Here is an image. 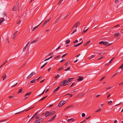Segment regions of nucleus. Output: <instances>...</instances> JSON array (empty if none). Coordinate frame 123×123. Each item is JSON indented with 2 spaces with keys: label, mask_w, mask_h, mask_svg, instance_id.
<instances>
[{
  "label": "nucleus",
  "mask_w": 123,
  "mask_h": 123,
  "mask_svg": "<svg viewBox=\"0 0 123 123\" xmlns=\"http://www.w3.org/2000/svg\"><path fill=\"white\" fill-rule=\"evenodd\" d=\"M67 81V80H65L62 81L59 84V86H64L68 85L67 83H66Z\"/></svg>",
  "instance_id": "nucleus-1"
},
{
  "label": "nucleus",
  "mask_w": 123,
  "mask_h": 123,
  "mask_svg": "<svg viewBox=\"0 0 123 123\" xmlns=\"http://www.w3.org/2000/svg\"><path fill=\"white\" fill-rule=\"evenodd\" d=\"M66 103V102L64 101H61L58 105L59 107H61L63 105Z\"/></svg>",
  "instance_id": "nucleus-2"
},
{
  "label": "nucleus",
  "mask_w": 123,
  "mask_h": 123,
  "mask_svg": "<svg viewBox=\"0 0 123 123\" xmlns=\"http://www.w3.org/2000/svg\"><path fill=\"white\" fill-rule=\"evenodd\" d=\"M85 95V94L84 93H82L80 94H79L77 95L76 98H81L83 97Z\"/></svg>",
  "instance_id": "nucleus-3"
},
{
  "label": "nucleus",
  "mask_w": 123,
  "mask_h": 123,
  "mask_svg": "<svg viewBox=\"0 0 123 123\" xmlns=\"http://www.w3.org/2000/svg\"><path fill=\"white\" fill-rule=\"evenodd\" d=\"M43 118H40L36 120L34 123H39L43 121Z\"/></svg>",
  "instance_id": "nucleus-4"
},
{
  "label": "nucleus",
  "mask_w": 123,
  "mask_h": 123,
  "mask_svg": "<svg viewBox=\"0 0 123 123\" xmlns=\"http://www.w3.org/2000/svg\"><path fill=\"white\" fill-rule=\"evenodd\" d=\"M35 74L34 72H32L27 77V78L29 79L33 75Z\"/></svg>",
  "instance_id": "nucleus-5"
},
{
  "label": "nucleus",
  "mask_w": 123,
  "mask_h": 123,
  "mask_svg": "<svg viewBox=\"0 0 123 123\" xmlns=\"http://www.w3.org/2000/svg\"><path fill=\"white\" fill-rule=\"evenodd\" d=\"M111 45L107 41H104V45L106 46H109Z\"/></svg>",
  "instance_id": "nucleus-6"
},
{
  "label": "nucleus",
  "mask_w": 123,
  "mask_h": 123,
  "mask_svg": "<svg viewBox=\"0 0 123 123\" xmlns=\"http://www.w3.org/2000/svg\"><path fill=\"white\" fill-rule=\"evenodd\" d=\"M19 7L18 5H16L12 9V11H15L17 9V8Z\"/></svg>",
  "instance_id": "nucleus-7"
},
{
  "label": "nucleus",
  "mask_w": 123,
  "mask_h": 123,
  "mask_svg": "<svg viewBox=\"0 0 123 123\" xmlns=\"http://www.w3.org/2000/svg\"><path fill=\"white\" fill-rule=\"evenodd\" d=\"M80 22H77L74 25V26L73 27V29L74 28V27H77V26L80 24Z\"/></svg>",
  "instance_id": "nucleus-8"
},
{
  "label": "nucleus",
  "mask_w": 123,
  "mask_h": 123,
  "mask_svg": "<svg viewBox=\"0 0 123 123\" xmlns=\"http://www.w3.org/2000/svg\"><path fill=\"white\" fill-rule=\"evenodd\" d=\"M74 78H69L68 79V80L66 81V83H67L68 85V83H69Z\"/></svg>",
  "instance_id": "nucleus-9"
},
{
  "label": "nucleus",
  "mask_w": 123,
  "mask_h": 123,
  "mask_svg": "<svg viewBox=\"0 0 123 123\" xmlns=\"http://www.w3.org/2000/svg\"><path fill=\"white\" fill-rule=\"evenodd\" d=\"M44 116L45 117H47L48 116H50L49 114V111H47L44 115Z\"/></svg>",
  "instance_id": "nucleus-10"
},
{
  "label": "nucleus",
  "mask_w": 123,
  "mask_h": 123,
  "mask_svg": "<svg viewBox=\"0 0 123 123\" xmlns=\"http://www.w3.org/2000/svg\"><path fill=\"white\" fill-rule=\"evenodd\" d=\"M78 78L77 79V80L78 81H81L83 80V77H81L80 76H79L78 77Z\"/></svg>",
  "instance_id": "nucleus-11"
},
{
  "label": "nucleus",
  "mask_w": 123,
  "mask_h": 123,
  "mask_svg": "<svg viewBox=\"0 0 123 123\" xmlns=\"http://www.w3.org/2000/svg\"><path fill=\"white\" fill-rule=\"evenodd\" d=\"M50 19V18L49 19L45 21V22L44 23L43 25V26H44L45 25H46V24H47V23L49 21Z\"/></svg>",
  "instance_id": "nucleus-12"
},
{
  "label": "nucleus",
  "mask_w": 123,
  "mask_h": 123,
  "mask_svg": "<svg viewBox=\"0 0 123 123\" xmlns=\"http://www.w3.org/2000/svg\"><path fill=\"white\" fill-rule=\"evenodd\" d=\"M56 115H55L54 116H53L52 117L50 118L49 120V121H52L54 119L55 117H56Z\"/></svg>",
  "instance_id": "nucleus-13"
},
{
  "label": "nucleus",
  "mask_w": 123,
  "mask_h": 123,
  "mask_svg": "<svg viewBox=\"0 0 123 123\" xmlns=\"http://www.w3.org/2000/svg\"><path fill=\"white\" fill-rule=\"evenodd\" d=\"M55 113V111H53L51 112H49V114L50 116H51L54 114Z\"/></svg>",
  "instance_id": "nucleus-14"
},
{
  "label": "nucleus",
  "mask_w": 123,
  "mask_h": 123,
  "mask_svg": "<svg viewBox=\"0 0 123 123\" xmlns=\"http://www.w3.org/2000/svg\"><path fill=\"white\" fill-rule=\"evenodd\" d=\"M6 74H4L2 77V78H3V80H4L6 79Z\"/></svg>",
  "instance_id": "nucleus-15"
},
{
  "label": "nucleus",
  "mask_w": 123,
  "mask_h": 123,
  "mask_svg": "<svg viewBox=\"0 0 123 123\" xmlns=\"http://www.w3.org/2000/svg\"><path fill=\"white\" fill-rule=\"evenodd\" d=\"M120 35V34L119 33H115L114 34V36L115 37H117L118 36Z\"/></svg>",
  "instance_id": "nucleus-16"
},
{
  "label": "nucleus",
  "mask_w": 123,
  "mask_h": 123,
  "mask_svg": "<svg viewBox=\"0 0 123 123\" xmlns=\"http://www.w3.org/2000/svg\"><path fill=\"white\" fill-rule=\"evenodd\" d=\"M38 41L37 39H36L33 41L31 43V44H32L33 43H36Z\"/></svg>",
  "instance_id": "nucleus-17"
},
{
  "label": "nucleus",
  "mask_w": 123,
  "mask_h": 123,
  "mask_svg": "<svg viewBox=\"0 0 123 123\" xmlns=\"http://www.w3.org/2000/svg\"><path fill=\"white\" fill-rule=\"evenodd\" d=\"M39 25H38L36 26L35 27L33 28L32 29V31H34L35 30V29L36 28H37L39 26V25L41 24V23Z\"/></svg>",
  "instance_id": "nucleus-18"
},
{
  "label": "nucleus",
  "mask_w": 123,
  "mask_h": 123,
  "mask_svg": "<svg viewBox=\"0 0 123 123\" xmlns=\"http://www.w3.org/2000/svg\"><path fill=\"white\" fill-rule=\"evenodd\" d=\"M60 87L59 86H58L57 87L56 89H55L53 91V92H55L56 91H57L58 89L60 88Z\"/></svg>",
  "instance_id": "nucleus-19"
},
{
  "label": "nucleus",
  "mask_w": 123,
  "mask_h": 123,
  "mask_svg": "<svg viewBox=\"0 0 123 123\" xmlns=\"http://www.w3.org/2000/svg\"><path fill=\"white\" fill-rule=\"evenodd\" d=\"M95 56V55H93L91 56L90 57L88 58V59L89 60H90L92 58H93Z\"/></svg>",
  "instance_id": "nucleus-20"
},
{
  "label": "nucleus",
  "mask_w": 123,
  "mask_h": 123,
  "mask_svg": "<svg viewBox=\"0 0 123 123\" xmlns=\"http://www.w3.org/2000/svg\"><path fill=\"white\" fill-rule=\"evenodd\" d=\"M115 58V57H113L110 60V61H109V63H111L113 61V60Z\"/></svg>",
  "instance_id": "nucleus-21"
},
{
  "label": "nucleus",
  "mask_w": 123,
  "mask_h": 123,
  "mask_svg": "<svg viewBox=\"0 0 123 123\" xmlns=\"http://www.w3.org/2000/svg\"><path fill=\"white\" fill-rule=\"evenodd\" d=\"M60 77V76L59 75V74H58L54 78H55V79H56L58 78L59 77Z\"/></svg>",
  "instance_id": "nucleus-22"
},
{
  "label": "nucleus",
  "mask_w": 123,
  "mask_h": 123,
  "mask_svg": "<svg viewBox=\"0 0 123 123\" xmlns=\"http://www.w3.org/2000/svg\"><path fill=\"white\" fill-rule=\"evenodd\" d=\"M23 91L22 89L21 88L20 89L19 91L18 92V94L19 93Z\"/></svg>",
  "instance_id": "nucleus-23"
},
{
  "label": "nucleus",
  "mask_w": 123,
  "mask_h": 123,
  "mask_svg": "<svg viewBox=\"0 0 123 123\" xmlns=\"http://www.w3.org/2000/svg\"><path fill=\"white\" fill-rule=\"evenodd\" d=\"M63 68V67H61L59 68L58 69H57V70L58 71H61V70H62Z\"/></svg>",
  "instance_id": "nucleus-24"
},
{
  "label": "nucleus",
  "mask_w": 123,
  "mask_h": 123,
  "mask_svg": "<svg viewBox=\"0 0 123 123\" xmlns=\"http://www.w3.org/2000/svg\"><path fill=\"white\" fill-rule=\"evenodd\" d=\"M70 42V41L68 39L66 41L65 43L66 44H67L69 43Z\"/></svg>",
  "instance_id": "nucleus-25"
},
{
  "label": "nucleus",
  "mask_w": 123,
  "mask_h": 123,
  "mask_svg": "<svg viewBox=\"0 0 123 123\" xmlns=\"http://www.w3.org/2000/svg\"><path fill=\"white\" fill-rule=\"evenodd\" d=\"M18 32V31L15 32L13 35V38H14V37H15L16 36V33Z\"/></svg>",
  "instance_id": "nucleus-26"
},
{
  "label": "nucleus",
  "mask_w": 123,
  "mask_h": 123,
  "mask_svg": "<svg viewBox=\"0 0 123 123\" xmlns=\"http://www.w3.org/2000/svg\"><path fill=\"white\" fill-rule=\"evenodd\" d=\"M47 97V96H46V97H45L43 98H42V99H41L39 101H38V102H40V101L43 100V99H45Z\"/></svg>",
  "instance_id": "nucleus-27"
},
{
  "label": "nucleus",
  "mask_w": 123,
  "mask_h": 123,
  "mask_svg": "<svg viewBox=\"0 0 123 123\" xmlns=\"http://www.w3.org/2000/svg\"><path fill=\"white\" fill-rule=\"evenodd\" d=\"M53 56H50V57H49V58H47V59H45V60L44 61H46L47 60H49V59H50L51 58L53 57Z\"/></svg>",
  "instance_id": "nucleus-28"
},
{
  "label": "nucleus",
  "mask_w": 123,
  "mask_h": 123,
  "mask_svg": "<svg viewBox=\"0 0 123 123\" xmlns=\"http://www.w3.org/2000/svg\"><path fill=\"white\" fill-rule=\"evenodd\" d=\"M47 62L46 63H45V64L44 65H43L42 66H41L40 68L41 69V68H42L44 67L47 64Z\"/></svg>",
  "instance_id": "nucleus-29"
},
{
  "label": "nucleus",
  "mask_w": 123,
  "mask_h": 123,
  "mask_svg": "<svg viewBox=\"0 0 123 123\" xmlns=\"http://www.w3.org/2000/svg\"><path fill=\"white\" fill-rule=\"evenodd\" d=\"M71 67H68L66 69L64 70V71H67L70 69Z\"/></svg>",
  "instance_id": "nucleus-30"
},
{
  "label": "nucleus",
  "mask_w": 123,
  "mask_h": 123,
  "mask_svg": "<svg viewBox=\"0 0 123 123\" xmlns=\"http://www.w3.org/2000/svg\"><path fill=\"white\" fill-rule=\"evenodd\" d=\"M61 16V15H60V17L56 19V22L55 23V24H56L58 21L59 20V19H60V17Z\"/></svg>",
  "instance_id": "nucleus-31"
},
{
  "label": "nucleus",
  "mask_w": 123,
  "mask_h": 123,
  "mask_svg": "<svg viewBox=\"0 0 123 123\" xmlns=\"http://www.w3.org/2000/svg\"><path fill=\"white\" fill-rule=\"evenodd\" d=\"M88 29V28L87 29H86L85 30L83 31L82 32V34H84L87 31Z\"/></svg>",
  "instance_id": "nucleus-32"
},
{
  "label": "nucleus",
  "mask_w": 123,
  "mask_h": 123,
  "mask_svg": "<svg viewBox=\"0 0 123 123\" xmlns=\"http://www.w3.org/2000/svg\"><path fill=\"white\" fill-rule=\"evenodd\" d=\"M25 110H23V111H20V112H18L16 113H15V114H19V113H21V112H22L23 111H24Z\"/></svg>",
  "instance_id": "nucleus-33"
},
{
  "label": "nucleus",
  "mask_w": 123,
  "mask_h": 123,
  "mask_svg": "<svg viewBox=\"0 0 123 123\" xmlns=\"http://www.w3.org/2000/svg\"><path fill=\"white\" fill-rule=\"evenodd\" d=\"M36 80V79H35V80L34 79L33 80L31 81L30 82L31 83H32L34 82H35Z\"/></svg>",
  "instance_id": "nucleus-34"
},
{
  "label": "nucleus",
  "mask_w": 123,
  "mask_h": 123,
  "mask_svg": "<svg viewBox=\"0 0 123 123\" xmlns=\"http://www.w3.org/2000/svg\"><path fill=\"white\" fill-rule=\"evenodd\" d=\"M27 47L28 46H27V45H26L23 49V51H25V50L27 49Z\"/></svg>",
  "instance_id": "nucleus-35"
},
{
  "label": "nucleus",
  "mask_w": 123,
  "mask_h": 123,
  "mask_svg": "<svg viewBox=\"0 0 123 123\" xmlns=\"http://www.w3.org/2000/svg\"><path fill=\"white\" fill-rule=\"evenodd\" d=\"M63 0H60L58 3V5H60L62 3Z\"/></svg>",
  "instance_id": "nucleus-36"
},
{
  "label": "nucleus",
  "mask_w": 123,
  "mask_h": 123,
  "mask_svg": "<svg viewBox=\"0 0 123 123\" xmlns=\"http://www.w3.org/2000/svg\"><path fill=\"white\" fill-rule=\"evenodd\" d=\"M80 44H80L79 43H78V44H77L74 45V46L75 47H77V46H79Z\"/></svg>",
  "instance_id": "nucleus-37"
},
{
  "label": "nucleus",
  "mask_w": 123,
  "mask_h": 123,
  "mask_svg": "<svg viewBox=\"0 0 123 123\" xmlns=\"http://www.w3.org/2000/svg\"><path fill=\"white\" fill-rule=\"evenodd\" d=\"M61 56V55H58L56 57H54V59H56L57 58H59V57H60Z\"/></svg>",
  "instance_id": "nucleus-38"
},
{
  "label": "nucleus",
  "mask_w": 123,
  "mask_h": 123,
  "mask_svg": "<svg viewBox=\"0 0 123 123\" xmlns=\"http://www.w3.org/2000/svg\"><path fill=\"white\" fill-rule=\"evenodd\" d=\"M104 41H102L99 43V44H103L104 45Z\"/></svg>",
  "instance_id": "nucleus-39"
},
{
  "label": "nucleus",
  "mask_w": 123,
  "mask_h": 123,
  "mask_svg": "<svg viewBox=\"0 0 123 123\" xmlns=\"http://www.w3.org/2000/svg\"><path fill=\"white\" fill-rule=\"evenodd\" d=\"M112 103V101H109L108 102V104L109 105H110Z\"/></svg>",
  "instance_id": "nucleus-40"
},
{
  "label": "nucleus",
  "mask_w": 123,
  "mask_h": 123,
  "mask_svg": "<svg viewBox=\"0 0 123 123\" xmlns=\"http://www.w3.org/2000/svg\"><path fill=\"white\" fill-rule=\"evenodd\" d=\"M31 93V92H30L29 93H27L25 96V97L27 95H30Z\"/></svg>",
  "instance_id": "nucleus-41"
},
{
  "label": "nucleus",
  "mask_w": 123,
  "mask_h": 123,
  "mask_svg": "<svg viewBox=\"0 0 123 123\" xmlns=\"http://www.w3.org/2000/svg\"><path fill=\"white\" fill-rule=\"evenodd\" d=\"M119 68H123V63L119 67Z\"/></svg>",
  "instance_id": "nucleus-42"
},
{
  "label": "nucleus",
  "mask_w": 123,
  "mask_h": 123,
  "mask_svg": "<svg viewBox=\"0 0 123 123\" xmlns=\"http://www.w3.org/2000/svg\"><path fill=\"white\" fill-rule=\"evenodd\" d=\"M69 62H70L69 61H68L66 64H65V66H67V65H68V64L69 63Z\"/></svg>",
  "instance_id": "nucleus-43"
},
{
  "label": "nucleus",
  "mask_w": 123,
  "mask_h": 123,
  "mask_svg": "<svg viewBox=\"0 0 123 123\" xmlns=\"http://www.w3.org/2000/svg\"><path fill=\"white\" fill-rule=\"evenodd\" d=\"M33 108V107H31V108H29L28 109L26 110V112H27V111H29V110H30L31 109Z\"/></svg>",
  "instance_id": "nucleus-44"
},
{
  "label": "nucleus",
  "mask_w": 123,
  "mask_h": 123,
  "mask_svg": "<svg viewBox=\"0 0 123 123\" xmlns=\"http://www.w3.org/2000/svg\"><path fill=\"white\" fill-rule=\"evenodd\" d=\"M67 54H64V55H63L62 56V59L64 57V56H66L67 55Z\"/></svg>",
  "instance_id": "nucleus-45"
},
{
  "label": "nucleus",
  "mask_w": 123,
  "mask_h": 123,
  "mask_svg": "<svg viewBox=\"0 0 123 123\" xmlns=\"http://www.w3.org/2000/svg\"><path fill=\"white\" fill-rule=\"evenodd\" d=\"M101 110V108H100L98 110H97L96 111V112H98V111H100Z\"/></svg>",
  "instance_id": "nucleus-46"
},
{
  "label": "nucleus",
  "mask_w": 123,
  "mask_h": 123,
  "mask_svg": "<svg viewBox=\"0 0 123 123\" xmlns=\"http://www.w3.org/2000/svg\"><path fill=\"white\" fill-rule=\"evenodd\" d=\"M17 84H18V83L17 82L15 84H14V85L11 86V87H13L15 86H16Z\"/></svg>",
  "instance_id": "nucleus-47"
},
{
  "label": "nucleus",
  "mask_w": 123,
  "mask_h": 123,
  "mask_svg": "<svg viewBox=\"0 0 123 123\" xmlns=\"http://www.w3.org/2000/svg\"><path fill=\"white\" fill-rule=\"evenodd\" d=\"M17 84H18V83L17 82L15 84H14V85L11 86V87H13L15 86H16Z\"/></svg>",
  "instance_id": "nucleus-48"
},
{
  "label": "nucleus",
  "mask_w": 123,
  "mask_h": 123,
  "mask_svg": "<svg viewBox=\"0 0 123 123\" xmlns=\"http://www.w3.org/2000/svg\"><path fill=\"white\" fill-rule=\"evenodd\" d=\"M72 106V105H70V106H69L68 107H67L65 109V110H66V109H69L70 108V107L71 106Z\"/></svg>",
  "instance_id": "nucleus-49"
},
{
  "label": "nucleus",
  "mask_w": 123,
  "mask_h": 123,
  "mask_svg": "<svg viewBox=\"0 0 123 123\" xmlns=\"http://www.w3.org/2000/svg\"><path fill=\"white\" fill-rule=\"evenodd\" d=\"M68 15H67V16H65L64 18V19H66L67 18V17H68Z\"/></svg>",
  "instance_id": "nucleus-50"
},
{
  "label": "nucleus",
  "mask_w": 123,
  "mask_h": 123,
  "mask_svg": "<svg viewBox=\"0 0 123 123\" xmlns=\"http://www.w3.org/2000/svg\"><path fill=\"white\" fill-rule=\"evenodd\" d=\"M85 116V114L84 113H82V117H84Z\"/></svg>",
  "instance_id": "nucleus-51"
},
{
  "label": "nucleus",
  "mask_w": 123,
  "mask_h": 123,
  "mask_svg": "<svg viewBox=\"0 0 123 123\" xmlns=\"http://www.w3.org/2000/svg\"><path fill=\"white\" fill-rule=\"evenodd\" d=\"M77 30H75L74 31H73L71 33V34L72 35V34H74V33L75 32H76V31H77Z\"/></svg>",
  "instance_id": "nucleus-52"
},
{
  "label": "nucleus",
  "mask_w": 123,
  "mask_h": 123,
  "mask_svg": "<svg viewBox=\"0 0 123 123\" xmlns=\"http://www.w3.org/2000/svg\"><path fill=\"white\" fill-rule=\"evenodd\" d=\"M60 46H58V48L56 49V50L57 51L60 48Z\"/></svg>",
  "instance_id": "nucleus-53"
},
{
  "label": "nucleus",
  "mask_w": 123,
  "mask_h": 123,
  "mask_svg": "<svg viewBox=\"0 0 123 123\" xmlns=\"http://www.w3.org/2000/svg\"><path fill=\"white\" fill-rule=\"evenodd\" d=\"M45 91V90H44L43 91V92H42V93L41 94H39V95H38V96H40V95H42L44 93V91Z\"/></svg>",
  "instance_id": "nucleus-54"
},
{
  "label": "nucleus",
  "mask_w": 123,
  "mask_h": 123,
  "mask_svg": "<svg viewBox=\"0 0 123 123\" xmlns=\"http://www.w3.org/2000/svg\"><path fill=\"white\" fill-rule=\"evenodd\" d=\"M78 42V40H76L73 43H76Z\"/></svg>",
  "instance_id": "nucleus-55"
},
{
  "label": "nucleus",
  "mask_w": 123,
  "mask_h": 123,
  "mask_svg": "<svg viewBox=\"0 0 123 123\" xmlns=\"http://www.w3.org/2000/svg\"><path fill=\"white\" fill-rule=\"evenodd\" d=\"M118 72H117V73H116L112 77H113L114 76H115L117 74H118Z\"/></svg>",
  "instance_id": "nucleus-56"
},
{
  "label": "nucleus",
  "mask_w": 123,
  "mask_h": 123,
  "mask_svg": "<svg viewBox=\"0 0 123 123\" xmlns=\"http://www.w3.org/2000/svg\"><path fill=\"white\" fill-rule=\"evenodd\" d=\"M40 117V116H37L36 117H35V119H38V118H39V117Z\"/></svg>",
  "instance_id": "nucleus-57"
},
{
  "label": "nucleus",
  "mask_w": 123,
  "mask_h": 123,
  "mask_svg": "<svg viewBox=\"0 0 123 123\" xmlns=\"http://www.w3.org/2000/svg\"><path fill=\"white\" fill-rule=\"evenodd\" d=\"M105 76H104V77H102V78H101V80H100V81H101L103 80L104 78H105Z\"/></svg>",
  "instance_id": "nucleus-58"
},
{
  "label": "nucleus",
  "mask_w": 123,
  "mask_h": 123,
  "mask_svg": "<svg viewBox=\"0 0 123 123\" xmlns=\"http://www.w3.org/2000/svg\"><path fill=\"white\" fill-rule=\"evenodd\" d=\"M7 62V61L6 60V61H5L4 62V63H3V64H2L3 65H4Z\"/></svg>",
  "instance_id": "nucleus-59"
},
{
  "label": "nucleus",
  "mask_w": 123,
  "mask_h": 123,
  "mask_svg": "<svg viewBox=\"0 0 123 123\" xmlns=\"http://www.w3.org/2000/svg\"><path fill=\"white\" fill-rule=\"evenodd\" d=\"M91 42L90 41H89L87 42L86 43L87 45L88 44H89L90 42Z\"/></svg>",
  "instance_id": "nucleus-60"
},
{
  "label": "nucleus",
  "mask_w": 123,
  "mask_h": 123,
  "mask_svg": "<svg viewBox=\"0 0 123 123\" xmlns=\"http://www.w3.org/2000/svg\"><path fill=\"white\" fill-rule=\"evenodd\" d=\"M65 60L64 59H62V60L60 62H64V61H65Z\"/></svg>",
  "instance_id": "nucleus-61"
},
{
  "label": "nucleus",
  "mask_w": 123,
  "mask_h": 123,
  "mask_svg": "<svg viewBox=\"0 0 123 123\" xmlns=\"http://www.w3.org/2000/svg\"><path fill=\"white\" fill-rule=\"evenodd\" d=\"M21 22V20H18V21L17 22V24H19V23H20V22Z\"/></svg>",
  "instance_id": "nucleus-62"
},
{
  "label": "nucleus",
  "mask_w": 123,
  "mask_h": 123,
  "mask_svg": "<svg viewBox=\"0 0 123 123\" xmlns=\"http://www.w3.org/2000/svg\"><path fill=\"white\" fill-rule=\"evenodd\" d=\"M45 80V79H44L43 80L40 81V83H43L44 81Z\"/></svg>",
  "instance_id": "nucleus-63"
},
{
  "label": "nucleus",
  "mask_w": 123,
  "mask_h": 123,
  "mask_svg": "<svg viewBox=\"0 0 123 123\" xmlns=\"http://www.w3.org/2000/svg\"><path fill=\"white\" fill-rule=\"evenodd\" d=\"M0 20H1V21H3L4 20V18H0Z\"/></svg>",
  "instance_id": "nucleus-64"
}]
</instances>
